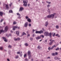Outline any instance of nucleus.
Here are the masks:
<instances>
[{"mask_svg": "<svg viewBox=\"0 0 61 61\" xmlns=\"http://www.w3.org/2000/svg\"><path fill=\"white\" fill-rule=\"evenodd\" d=\"M55 15H56V13H54L53 14H51L50 15H49L47 16V17L48 18H51V17L52 18H53L54 17V16Z\"/></svg>", "mask_w": 61, "mask_h": 61, "instance_id": "f257e3e1", "label": "nucleus"}, {"mask_svg": "<svg viewBox=\"0 0 61 61\" xmlns=\"http://www.w3.org/2000/svg\"><path fill=\"white\" fill-rule=\"evenodd\" d=\"M50 42L49 43V45H51L52 44V43H53V42H55V40H52V39H51L50 40Z\"/></svg>", "mask_w": 61, "mask_h": 61, "instance_id": "f03ea898", "label": "nucleus"}, {"mask_svg": "<svg viewBox=\"0 0 61 61\" xmlns=\"http://www.w3.org/2000/svg\"><path fill=\"white\" fill-rule=\"evenodd\" d=\"M27 53L29 56V59H30L31 56V53L30 51H28Z\"/></svg>", "mask_w": 61, "mask_h": 61, "instance_id": "7ed1b4c3", "label": "nucleus"}, {"mask_svg": "<svg viewBox=\"0 0 61 61\" xmlns=\"http://www.w3.org/2000/svg\"><path fill=\"white\" fill-rule=\"evenodd\" d=\"M23 3H24L23 5L25 6H26V5H27V2H26V0H23Z\"/></svg>", "mask_w": 61, "mask_h": 61, "instance_id": "20e7f679", "label": "nucleus"}, {"mask_svg": "<svg viewBox=\"0 0 61 61\" xmlns=\"http://www.w3.org/2000/svg\"><path fill=\"white\" fill-rule=\"evenodd\" d=\"M56 45H54L52 46L51 48H50V47H49L48 48V49L49 50H52V49H53L54 48V47H56Z\"/></svg>", "mask_w": 61, "mask_h": 61, "instance_id": "39448f33", "label": "nucleus"}, {"mask_svg": "<svg viewBox=\"0 0 61 61\" xmlns=\"http://www.w3.org/2000/svg\"><path fill=\"white\" fill-rule=\"evenodd\" d=\"M44 35L46 36H48L49 33L47 32H46L44 33Z\"/></svg>", "mask_w": 61, "mask_h": 61, "instance_id": "423d86ee", "label": "nucleus"}, {"mask_svg": "<svg viewBox=\"0 0 61 61\" xmlns=\"http://www.w3.org/2000/svg\"><path fill=\"white\" fill-rule=\"evenodd\" d=\"M2 38L4 40V41H5L6 42H7L8 41L6 39V38L5 37H2Z\"/></svg>", "mask_w": 61, "mask_h": 61, "instance_id": "0eeeda50", "label": "nucleus"}, {"mask_svg": "<svg viewBox=\"0 0 61 61\" xmlns=\"http://www.w3.org/2000/svg\"><path fill=\"white\" fill-rule=\"evenodd\" d=\"M5 7L7 9H9V6L7 4H5Z\"/></svg>", "mask_w": 61, "mask_h": 61, "instance_id": "6e6552de", "label": "nucleus"}, {"mask_svg": "<svg viewBox=\"0 0 61 61\" xmlns=\"http://www.w3.org/2000/svg\"><path fill=\"white\" fill-rule=\"evenodd\" d=\"M27 25H28V23H25L24 26L25 27H27Z\"/></svg>", "mask_w": 61, "mask_h": 61, "instance_id": "1a4fd4ad", "label": "nucleus"}, {"mask_svg": "<svg viewBox=\"0 0 61 61\" xmlns=\"http://www.w3.org/2000/svg\"><path fill=\"white\" fill-rule=\"evenodd\" d=\"M18 26H14L13 28V30H15V28H17Z\"/></svg>", "mask_w": 61, "mask_h": 61, "instance_id": "9d476101", "label": "nucleus"}, {"mask_svg": "<svg viewBox=\"0 0 61 61\" xmlns=\"http://www.w3.org/2000/svg\"><path fill=\"white\" fill-rule=\"evenodd\" d=\"M14 40L15 41H17V40H20V38H18L17 39L15 38H14Z\"/></svg>", "mask_w": 61, "mask_h": 61, "instance_id": "9b49d317", "label": "nucleus"}, {"mask_svg": "<svg viewBox=\"0 0 61 61\" xmlns=\"http://www.w3.org/2000/svg\"><path fill=\"white\" fill-rule=\"evenodd\" d=\"M24 9V8L23 7H20V8L19 11H22Z\"/></svg>", "mask_w": 61, "mask_h": 61, "instance_id": "f8f14e48", "label": "nucleus"}, {"mask_svg": "<svg viewBox=\"0 0 61 61\" xmlns=\"http://www.w3.org/2000/svg\"><path fill=\"white\" fill-rule=\"evenodd\" d=\"M41 38V37L40 36H38L36 38V39H37V40H38V39H40V38Z\"/></svg>", "mask_w": 61, "mask_h": 61, "instance_id": "ddd939ff", "label": "nucleus"}, {"mask_svg": "<svg viewBox=\"0 0 61 61\" xmlns=\"http://www.w3.org/2000/svg\"><path fill=\"white\" fill-rule=\"evenodd\" d=\"M48 25V23L47 22H46L45 23V25L46 26H47V25Z\"/></svg>", "mask_w": 61, "mask_h": 61, "instance_id": "4468645a", "label": "nucleus"}, {"mask_svg": "<svg viewBox=\"0 0 61 61\" xmlns=\"http://www.w3.org/2000/svg\"><path fill=\"white\" fill-rule=\"evenodd\" d=\"M48 36H49L50 37H51L52 36V33L50 32L49 34V33Z\"/></svg>", "mask_w": 61, "mask_h": 61, "instance_id": "2eb2a0df", "label": "nucleus"}, {"mask_svg": "<svg viewBox=\"0 0 61 61\" xmlns=\"http://www.w3.org/2000/svg\"><path fill=\"white\" fill-rule=\"evenodd\" d=\"M54 58L55 59V60H57V59H58L59 60H60V58H58L57 57H55Z\"/></svg>", "mask_w": 61, "mask_h": 61, "instance_id": "dca6fc26", "label": "nucleus"}, {"mask_svg": "<svg viewBox=\"0 0 61 61\" xmlns=\"http://www.w3.org/2000/svg\"><path fill=\"white\" fill-rule=\"evenodd\" d=\"M3 12H0V16H2L3 15Z\"/></svg>", "mask_w": 61, "mask_h": 61, "instance_id": "f3484780", "label": "nucleus"}, {"mask_svg": "<svg viewBox=\"0 0 61 61\" xmlns=\"http://www.w3.org/2000/svg\"><path fill=\"white\" fill-rule=\"evenodd\" d=\"M7 30H8V27L6 26L5 28V30L6 31Z\"/></svg>", "mask_w": 61, "mask_h": 61, "instance_id": "a211bd4d", "label": "nucleus"}, {"mask_svg": "<svg viewBox=\"0 0 61 61\" xmlns=\"http://www.w3.org/2000/svg\"><path fill=\"white\" fill-rule=\"evenodd\" d=\"M19 31H16V34H17L18 36L19 35Z\"/></svg>", "mask_w": 61, "mask_h": 61, "instance_id": "6ab92c4d", "label": "nucleus"}, {"mask_svg": "<svg viewBox=\"0 0 61 61\" xmlns=\"http://www.w3.org/2000/svg\"><path fill=\"white\" fill-rule=\"evenodd\" d=\"M2 32H4V31L3 30H0V34Z\"/></svg>", "mask_w": 61, "mask_h": 61, "instance_id": "aec40b11", "label": "nucleus"}, {"mask_svg": "<svg viewBox=\"0 0 61 61\" xmlns=\"http://www.w3.org/2000/svg\"><path fill=\"white\" fill-rule=\"evenodd\" d=\"M27 21L29 22H31V20L30 19H28L27 20Z\"/></svg>", "mask_w": 61, "mask_h": 61, "instance_id": "412c9836", "label": "nucleus"}, {"mask_svg": "<svg viewBox=\"0 0 61 61\" xmlns=\"http://www.w3.org/2000/svg\"><path fill=\"white\" fill-rule=\"evenodd\" d=\"M39 32V34H41L42 33H43V31L42 30H41Z\"/></svg>", "mask_w": 61, "mask_h": 61, "instance_id": "4be33fe9", "label": "nucleus"}, {"mask_svg": "<svg viewBox=\"0 0 61 61\" xmlns=\"http://www.w3.org/2000/svg\"><path fill=\"white\" fill-rule=\"evenodd\" d=\"M38 49H41L42 48L40 47V46H38Z\"/></svg>", "mask_w": 61, "mask_h": 61, "instance_id": "5701e85b", "label": "nucleus"}, {"mask_svg": "<svg viewBox=\"0 0 61 61\" xmlns=\"http://www.w3.org/2000/svg\"><path fill=\"white\" fill-rule=\"evenodd\" d=\"M25 45L26 46H28V44L27 43H26L25 44Z\"/></svg>", "mask_w": 61, "mask_h": 61, "instance_id": "b1692460", "label": "nucleus"}, {"mask_svg": "<svg viewBox=\"0 0 61 61\" xmlns=\"http://www.w3.org/2000/svg\"><path fill=\"white\" fill-rule=\"evenodd\" d=\"M9 12L10 13H12L13 11L12 10H10L9 11Z\"/></svg>", "mask_w": 61, "mask_h": 61, "instance_id": "393cba45", "label": "nucleus"}, {"mask_svg": "<svg viewBox=\"0 0 61 61\" xmlns=\"http://www.w3.org/2000/svg\"><path fill=\"white\" fill-rule=\"evenodd\" d=\"M56 28H57V29H58L59 28V26L58 25H57L56 26Z\"/></svg>", "mask_w": 61, "mask_h": 61, "instance_id": "a878e982", "label": "nucleus"}, {"mask_svg": "<svg viewBox=\"0 0 61 61\" xmlns=\"http://www.w3.org/2000/svg\"><path fill=\"white\" fill-rule=\"evenodd\" d=\"M26 55H27L26 54H24V57H26Z\"/></svg>", "mask_w": 61, "mask_h": 61, "instance_id": "bb28decb", "label": "nucleus"}, {"mask_svg": "<svg viewBox=\"0 0 61 61\" xmlns=\"http://www.w3.org/2000/svg\"><path fill=\"white\" fill-rule=\"evenodd\" d=\"M59 50V48H57L56 49V51H57V50Z\"/></svg>", "mask_w": 61, "mask_h": 61, "instance_id": "cd10ccee", "label": "nucleus"}, {"mask_svg": "<svg viewBox=\"0 0 61 61\" xmlns=\"http://www.w3.org/2000/svg\"><path fill=\"white\" fill-rule=\"evenodd\" d=\"M25 18L26 19H29V18H28V16H26L25 17Z\"/></svg>", "mask_w": 61, "mask_h": 61, "instance_id": "c85d7f7f", "label": "nucleus"}, {"mask_svg": "<svg viewBox=\"0 0 61 61\" xmlns=\"http://www.w3.org/2000/svg\"><path fill=\"white\" fill-rule=\"evenodd\" d=\"M13 5V3H11L9 5L10 6H11V5Z\"/></svg>", "mask_w": 61, "mask_h": 61, "instance_id": "c756f323", "label": "nucleus"}, {"mask_svg": "<svg viewBox=\"0 0 61 61\" xmlns=\"http://www.w3.org/2000/svg\"><path fill=\"white\" fill-rule=\"evenodd\" d=\"M24 35H26V34H25V33L24 32H23V33L22 35H23V36H24Z\"/></svg>", "mask_w": 61, "mask_h": 61, "instance_id": "7c9ffc66", "label": "nucleus"}, {"mask_svg": "<svg viewBox=\"0 0 61 61\" xmlns=\"http://www.w3.org/2000/svg\"><path fill=\"white\" fill-rule=\"evenodd\" d=\"M36 33L37 34V33H38L39 34V31H36Z\"/></svg>", "mask_w": 61, "mask_h": 61, "instance_id": "2f4dec72", "label": "nucleus"}, {"mask_svg": "<svg viewBox=\"0 0 61 61\" xmlns=\"http://www.w3.org/2000/svg\"><path fill=\"white\" fill-rule=\"evenodd\" d=\"M51 55L53 56H55V54L54 53H51Z\"/></svg>", "mask_w": 61, "mask_h": 61, "instance_id": "473e14b6", "label": "nucleus"}, {"mask_svg": "<svg viewBox=\"0 0 61 61\" xmlns=\"http://www.w3.org/2000/svg\"><path fill=\"white\" fill-rule=\"evenodd\" d=\"M12 47V46H11L10 45H9V46H8V47H9V48H11V47Z\"/></svg>", "mask_w": 61, "mask_h": 61, "instance_id": "72a5a7b5", "label": "nucleus"}, {"mask_svg": "<svg viewBox=\"0 0 61 61\" xmlns=\"http://www.w3.org/2000/svg\"><path fill=\"white\" fill-rule=\"evenodd\" d=\"M41 37L42 38H44V36L43 35H42L41 36H40V37H41Z\"/></svg>", "mask_w": 61, "mask_h": 61, "instance_id": "f704fd0d", "label": "nucleus"}, {"mask_svg": "<svg viewBox=\"0 0 61 61\" xmlns=\"http://www.w3.org/2000/svg\"><path fill=\"white\" fill-rule=\"evenodd\" d=\"M16 24V23L14 21V22H13V24L14 25H15V24Z\"/></svg>", "mask_w": 61, "mask_h": 61, "instance_id": "c9c22d12", "label": "nucleus"}, {"mask_svg": "<svg viewBox=\"0 0 61 61\" xmlns=\"http://www.w3.org/2000/svg\"><path fill=\"white\" fill-rule=\"evenodd\" d=\"M17 15H19V16L20 15V14H19L18 13H17Z\"/></svg>", "mask_w": 61, "mask_h": 61, "instance_id": "e433bc0d", "label": "nucleus"}, {"mask_svg": "<svg viewBox=\"0 0 61 61\" xmlns=\"http://www.w3.org/2000/svg\"><path fill=\"white\" fill-rule=\"evenodd\" d=\"M56 35V33H54V34L53 35V36H55V35Z\"/></svg>", "mask_w": 61, "mask_h": 61, "instance_id": "4c0bfd02", "label": "nucleus"}, {"mask_svg": "<svg viewBox=\"0 0 61 61\" xmlns=\"http://www.w3.org/2000/svg\"><path fill=\"white\" fill-rule=\"evenodd\" d=\"M16 58H18V56H17L15 57Z\"/></svg>", "mask_w": 61, "mask_h": 61, "instance_id": "58836bf2", "label": "nucleus"}, {"mask_svg": "<svg viewBox=\"0 0 61 61\" xmlns=\"http://www.w3.org/2000/svg\"><path fill=\"white\" fill-rule=\"evenodd\" d=\"M0 49H1V50H2L3 47H0Z\"/></svg>", "mask_w": 61, "mask_h": 61, "instance_id": "ea45409f", "label": "nucleus"}, {"mask_svg": "<svg viewBox=\"0 0 61 61\" xmlns=\"http://www.w3.org/2000/svg\"><path fill=\"white\" fill-rule=\"evenodd\" d=\"M3 19H2L1 20H0V22L1 23L3 21Z\"/></svg>", "mask_w": 61, "mask_h": 61, "instance_id": "a19ab883", "label": "nucleus"}, {"mask_svg": "<svg viewBox=\"0 0 61 61\" xmlns=\"http://www.w3.org/2000/svg\"><path fill=\"white\" fill-rule=\"evenodd\" d=\"M33 40V39L32 38H30V40L31 41H32V40Z\"/></svg>", "mask_w": 61, "mask_h": 61, "instance_id": "79ce46f5", "label": "nucleus"}, {"mask_svg": "<svg viewBox=\"0 0 61 61\" xmlns=\"http://www.w3.org/2000/svg\"><path fill=\"white\" fill-rule=\"evenodd\" d=\"M29 26H31V24H29Z\"/></svg>", "mask_w": 61, "mask_h": 61, "instance_id": "37998d69", "label": "nucleus"}, {"mask_svg": "<svg viewBox=\"0 0 61 61\" xmlns=\"http://www.w3.org/2000/svg\"><path fill=\"white\" fill-rule=\"evenodd\" d=\"M25 61H28V59H25Z\"/></svg>", "mask_w": 61, "mask_h": 61, "instance_id": "c03bdc74", "label": "nucleus"}, {"mask_svg": "<svg viewBox=\"0 0 61 61\" xmlns=\"http://www.w3.org/2000/svg\"><path fill=\"white\" fill-rule=\"evenodd\" d=\"M50 6V5H47V7H49Z\"/></svg>", "mask_w": 61, "mask_h": 61, "instance_id": "a18cd8bd", "label": "nucleus"}, {"mask_svg": "<svg viewBox=\"0 0 61 61\" xmlns=\"http://www.w3.org/2000/svg\"><path fill=\"white\" fill-rule=\"evenodd\" d=\"M20 52H17V53L18 54H20Z\"/></svg>", "mask_w": 61, "mask_h": 61, "instance_id": "49530a36", "label": "nucleus"}, {"mask_svg": "<svg viewBox=\"0 0 61 61\" xmlns=\"http://www.w3.org/2000/svg\"><path fill=\"white\" fill-rule=\"evenodd\" d=\"M59 36V35L58 34H57L56 35V36Z\"/></svg>", "mask_w": 61, "mask_h": 61, "instance_id": "de8ad7c7", "label": "nucleus"}, {"mask_svg": "<svg viewBox=\"0 0 61 61\" xmlns=\"http://www.w3.org/2000/svg\"><path fill=\"white\" fill-rule=\"evenodd\" d=\"M27 36H30V34H28Z\"/></svg>", "mask_w": 61, "mask_h": 61, "instance_id": "09e8293b", "label": "nucleus"}, {"mask_svg": "<svg viewBox=\"0 0 61 61\" xmlns=\"http://www.w3.org/2000/svg\"><path fill=\"white\" fill-rule=\"evenodd\" d=\"M51 3V2H49L48 4H50Z\"/></svg>", "mask_w": 61, "mask_h": 61, "instance_id": "8fccbe9b", "label": "nucleus"}, {"mask_svg": "<svg viewBox=\"0 0 61 61\" xmlns=\"http://www.w3.org/2000/svg\"><path fill=\"white\" fill-rule=\"evenodd\" d=\"M55 53V54L56 55L57 54V52H56V53Z\"/></svg>", "mask_w": 61, "mask_h": 61, "instance_id": "3c124183", "label": "nucleus"}, {"mask_svg": "<svg viewBox=\"0 0 61 61\" xmlns=\"http://www.w3.org/2000/svg\"><path fill=\"white\" fill-rule=\"evenodd\" d=\"M20 56H22L23 55L22 54H20Z\"/></svg>", "mask_w": 61, "mask_h": 61, "instance_id": "603ef678", "label": "nucleus"}, {"mask_svg": "<svg viewBox=\"0 0 61 61\" xmlns=\"http://www.w3.org/2000/svg\"><path fill=\"white\" fill-rule=\"evenodd\" d=\"M47 58V59H48V58H50V57H48Z\"/></svg>", "mask_w": 61, "mask_h": 61, "instance_id": "864d4df0", "label": "nucleus"}, {"mask_svg": "<svg viewBox=\"0 0 61 61\" xmlns=\"http://www.w3.org/2000/svg\"><path fill=\"white\" fill-rule=\"evenodd\" d=\"M35 36L34 35V34H33V35H32V36H33V37H34Z\"/></svg>", "mask_w": 61, "mask_h": 61, "instance_id": "5fc2aeb1", "label": "nucleus"}, {"mask_svg": "<svg viewBox=\"0 0 61 61\" xmlns=\"http://www.w3.org/2000/svg\"><path fill=\"white\" fill-rule=\"evenodd\" d=\"M7 60H8V61H10V60H9V59H7Z\"/></svg>", "mask_w": 61, "mask_h": 61, "instance_id": "6e6d98bb", "label": "nucleus"}, {"mask_svg": "<svg viewBox=\"0 0 61 61\" xmlns=\"http://www.w3.org/2000/svg\"><path fill=\"white\" fill-rule=\"evenodd\" d=\"M46 2L47 3H48H48L49 2H48V1H46Z\"/></svg>", "mask_w": 61, "mask_h": 61, "instance_id": "4d7b16f0", "label": "nucleus"}, {"mask_svg": "<svg viewBox=\"0 0 61 61\" xmlns=\"http://www.w3.org/2000/svg\"><path fill=\"white\" fill-rule=\"evenodd\" d=\"M17 28H18V29H20V27H18Z\"/></svg>", "mask_w": 61, "mask_h": 61, "instance_id": "13d9d810", "label": "nucleus"}, {"mask_svg": "<svg viewBox=\"0 0 61 61\" xmlns=\"http://www.w3.org/2000/svg\"><path fill=\"white\" fill-rule=\"evenodd\" d=\"M60 36H59V35L57 36L58 37H59Z\"/></svg>", "mask_w": 61, "mask_h": 61, "instance_id": "bf43d9fd", "label": "nucleus"}, {"mask_svg": "<svg viewBox=\"0 0 61 61\" xmlns=\"http://www.w3.org/2000/svg\"><path fill=\"white\" fill-rule=\"evenodd\" d=\"M60 36H59V35L57 36L58 37H59Z\"/></svg>", "mask_w": 61, "mask_h": 61, "instance_id": "052dcab7", "label": "nucleus"}, {"mask_svg": "<svg viewBox=\"0 0 61 61\" xmlns=\"http://www.w3.org/2000/svg\"><path fill=\"white\" fill-rule=\"evenodd\" d=\"M45 42H46L47 41V40H46L45 41H44V42H45Z\"/></svg>", "mask_w": 61, "mask_h": 61, "instance_id": "680f3d73", "label": "nucleus"}, {"mask_svg": "<svg viewBox=\"0 0 61 61\" xmlns=\"http://www.w3.org/2000/svg\"><path fill=\"white\" fill-rule=\"evenodd\" d=\"M11 32V33H13V31L11 30V31H10Z\"/></svg>", "mask_w": 61, "mask_h": 61, "instance_id": "e2e57ef3", "label": "nucleus"}, {"mask_svg": "<svg viewBox=\"0 0 61 61\" xmlns=\"http://www.w3.org/2000/svg\"><path fill=\"white\" fill-rule=\"evenodd\" d=\"M33 32H34V31H35V30H33Z\"/></svg>", "mask_w": 61, "mask_h": 61, "instance_id": "0e129e2a", "label": "nucleus"}, {"mask_svg": "<svg viewBox=\"0 0 61 61\" xmlns=\"http://www.w3.org/2000/svg\"><path fill=\"white\" fill-rule=\"evenodd\" d=\"M33 61V59H32L31 61Z\"/></svg>", "mask_w": 61, "mask_h": 61, "instance_id": "69168bd1", "label": "nucleus"}, {"mask_svg": "<svg viewBox=\"0 0 61 61\" xmlns=\"http://www.w3.org/2000/svg\"><path fill=\"white\" fill-rule=\"evenodd\" d=\"M28 6H30V4H28Z\"/></svg>", "mask_w": 61, "mask_h": 61, "instance_id": "338daca9", "label": "nucleus"}, {"mask_svg": "<svg viewBox=\"0 0 61 61\" xmlns=\"http://www.w3.org/2000/svg\"><path fill=\"white\" fill-rule=\"evenodd\" d=\"M42 41V40H40V42H41V41Z\"/></svg>", "mask_w": 61, "mask_h": 61, "instance_id": "774afa93", "label": "nucleus"}]
</instances>
